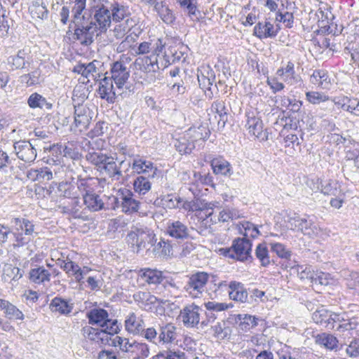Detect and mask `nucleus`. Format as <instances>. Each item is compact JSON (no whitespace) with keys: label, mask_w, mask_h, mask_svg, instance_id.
Returning <instances> with one entry per match:
<instances>
[{"label":"nucleus","mask_w":359,"mask_h":359,"mask_svg":"<svg viewBox=\"0 0 359 359\" xmlns=\"http://www.w3.org/2000/svg\"><path fill=\"white\" fill-rule=\"evenodd\" d=\"M99 171L107 175L112 180L118 181L123 177L120 167L118 166L114 158L110 156H109L106 162H104V164L102 165Z\"/></svg>","instance_id":"5701e85b"},{"label":"nucleus","mask_w":359,"mask_h":359,"mask_svg":"<svg viewBox=\"0 0 359 359\" xmlns=\"http://www.w3.org/2000/svg\"><path fill=\"white\" fill-rule=\"evenodd\" d=\"M198 7V0H181V8L192 20L198 19L200 11Z\"/></svg>","instance_id":"c9c22d12"},{"label":"nucleus","mask_w":359,"mask_h":359,"mask_svg":"<svg viewBox=\"0 0 359 359\" xmlns=\"http://www.w3.org/2000/svg\"><path fill=\"white\" fill-rule=\"evenodd\" d=\"M119 196L123 212L130 213L138 210L139 202L134 198L133 194L130 190H122Z\"/></svg>","instance_id":"4be33fe9"},{"label":"nucleus","mask_w":359,"mask_h":359,"mask_svg":"<svg viewBox=\"0 0 359 359\" xmlns=\"http://www.w3.org/2000/svg\"><path fill=\"white\" fill-rule=\"evenodd\" d=\"M177 337L176 327L168 324L162 328L159 339L165 343L173 342Z\"/></svg>","instance_id":"3c124183"},{"label":"nucleus","mask_w":359,"mask_h":359,"mask_svg":"<svg viewBox=\"0 0 359 359\" xmlns=\"http://www.w3.org/2000/svg\"><path fill=\"white\" fill-rule=\"evenodd\" d=\"M199 86L205 90H210L211 86L215 81L214 71L209 65H201L198 68L196 74Z\"/></svg>","instance_id":"6ab92c4d"},{"label":"nucleus","mask_w":359,"mask_h":359,"mask_svg":"<svg viewBox=\"0 0 359 359\" xmlns=\"http://www.w3.org/2000/svg\"><path fill=\"white\" fill-rule=\"evenodd\" d=\"M331 311L322 308L316 311L313 313L312 318L316 323L319 324L327 329H333L332 323L331 322Z\"/></svg>","instance_id":"7c9ffc66"},{"label":"nucleus","mask_w":359,"mask_h":359,"mask_svg":"<svg viewBox=\"0 0 359 359\" xmlns=\"http://www.w3.org/2000/svg\"><path fill=\"white\" fill-rule=\"evenodd\" d=\"M206 309L214 311H222L227 310L230 306L226 303H219L216 302H208L205 303Z\"/></svg>","instance_id":"774afa93"},{"label":"nucleus","mask_w":359,"mask_h":359,"mask_svg":"<svg viewBox=\"0 0 359 359\" xmlns=\"http://www.w3.org/2000/svg\"><path fill=\"white\" fill-rule=\"evenodd\" d=\"M150 179L151 177H149V176H139L137 177L133 182V189L135 193L139 195H144L146 194L151 187V183L150 182Z\"/></svg>","instance_id":"a19ab883"},{"label":"nucleus","mask_w":359,"mask_h":359,"mask_svg":"<svg viewBox=\"0 0 359 359\" xmlns=\"http://www.w3.org/2000/svg\"><path fill=\"white\" fill-rule=\"evenodd\" d=\"M27 104L32 109L40 108L50 109L52 104L48 102L41 95L34 93H32L27 100Z\"/></svg>","instance_id":"79ce46f5"},{"label":"nucleus","mask_w":359,"mask_h":359,"mask_svg":"<svg viewBox=\"0 0 359 359\" xmlns=\"http://www.w3.org/2000/svg\"><path fill=\"white\" fill-rule=\"evenodd\" d=\"M239 321V328L243 331H248L255 327L258 325V318L249 314H239L237 316Z\"/></svg>","instance_id":"a18cd8bd"},{"label":"nucleus","mask_w":359,"mask_h":359,"mask_svg":"<svg viewBox=\"0 0 359 359\" xmlns=\"http://www.w3.org/2000/svg\"><path fill=\"white\" fill-rule=\"evenodd\" d=\"M53 149H59L60 153L65 157H69L72 159H77L79 158V153L76 151L73 145H62L53 146Z\"/></svg>","instance_id":"13d9d810"},{"label":"nucleus","mask_w":359,"mask_h":359,"mask_svg":"<svg viewBox=\"0 0 359 359\" xmlns=\"http://www.w3.org/2000/svg\"><path fill=\"white\" fill-rule=\"evenodd\" d=\"M132 169L137 174H145L151 178H154L158 172V169L151 161L139 156L133 159Z\"/></svg>","instance_id":"a211bd4d"},{"label":"nucleus","mask_w":359,"mask_h":359,"mask_svg":"<svg viewBox=\"0 0 359 359\" xmlns=\"http://www.w3.org/2000/svg\"><path fill=\"white\" fill-rule=\"evenodd\" d=\"M305 236L312 238L318 237L323 238L324 236H327V233H325V231L322 228L311 221V224H309V229L306 231Z\"/></svg>","instance_id":"e2e57ef3"},{"label":"nucleus","mask_w":359,"mask_h":359,"mask_svg":"<svg viewBox=\"0 0 359 359\" xmlns=\"http://www.w3.org/2000/svg\"><path fill=\"white\" fill-rule=\"evenodd\" d=\"M89 8L92 17L90 20L88 18V22L100 32H106L111 22L108 0H90Z\"/></svg>","instance_id":"f257e3e1"},{"label":"nucleus","mask_w":359,"mask_h":359,"mask_svg":"<svg viewBox=\"0 0 359 359\" xmlns=\"http://www.w3.org/2000/svg\"><path fill=\"white\" fill-rule=\"evenodd\" d=\"M166 233L168 235H169L170 237L174 238H180V222L176 221L174 222H168L167 229H166Z\"/></svg>","instance_id":"338daca9"},{"label":"nucleus","mask_w":359,"mask_h":359,"mask_svg":"<svg viewBox=\"0 0 359 359\" xmlns=\"http://www.w3.org/2000/svg\"><path fill=\"white\" fill-rule=\"evenodd\" d=\"M213 172L216 175L231 176L233 174L231 164L223 158H215L211 162Z\"/></svg>","instance_id":"473e14b6"},{"label":"nucleus","mask_w":359,"mask_h":359,"mask_svg":"<svg viewBox=\"0 0 359 359\" xmlns=\"http://www.w3.org/2000/svg\"><path fill=\"white\" fill-rule=\"evenodd\" d=\"M74 72L81 74L83 77L88 79V81H90L89 78L91 77L95 79L96 77L97 68L95 62H89L88 64H80L74 67Z\"/></svg>","instance_id":"37998d69"},{"label":"nucleus","mask_w":359,"mask_h":359,"mask_svg":"<svg viewBox=\"0 0 359 359\" xmlns=\"http://www.w3.org/2000/svg\"><path fill=\"white\" fill-rule=\"evenodd\" d=\"M315 341L318 345L330 351H337L338 348V339L331 334H318L315 337Z\"/></svg>","instance_id":"c85d7f7f"},{"label":"nucleus","mask_w":359,"mask_h":359,"mask_svg":"<svg viewBox=\"0 0 359 359\" xmlns=\"http://www.w3.org/2000/svg\"><path fill=\"white\" fill-rule=\"evenodd\" d=\"M13 233L15 238L13 244L14 248L22 247L30 241V238L25 235L24 236L21 231L14 230Z\"/></svg>","instance_id":"0e129e2a"},{"label":"nucleus","mask_w":359,"mask_h":359,"mask_svg":"<svg viewBox=\"0 0 359 359\" xmlns=\"http://www.w3.org/2000/svg\"><path fill=\"white\" fill-rule=\"evenodd\" d=\"M239 230L241 233L246 238L248 237L256 238L260 234L257 227L252 223L247 221L239 224Z\"/></svg>","instance_id":"09e8293b"},{"label":"nucleus","mask_w":359,"mask_h":359,"mask_svg":"<svg viewBox=\"0 0 359 359\" xmlns=\"http://www.w3.org/2000/svg\"><path fill=\"white\" fill-rule=\"evenodd\" d=\"M284 72L285 73V78L284 81L290 85L297 83L300 81V76L297 75L294 70V65L293 62L289 61L284 67Z\"/></svg>","instance_id":"8fccbe9b"},{"label":"nucleus","mask_w":359,"mask_h":359,"mask_svg":"<svg viewBox=\"0 0 359 359\" xmlns=\"http://www.w3.org/2000/svg\"><path fill=\"white\" fill-rule=\"evenodd\" d=\"M149 355L148 345L144 342H139L134 340L130 358L145 359Z\"/></svg>","instance_id":"58836bf2"},{"label":"nucleus","mask_w":359,"mask_h":359,"mask_svg":"<svg viewBox=\"0 0 359 359\" xmlns=\"http://www.w3.org/2000/svg\"><path fill=\"white\" fill-rule=\"evenodd\" d=\"M11 223L14 225V230L24 232L27 236H31L34 233V225L28 219L24 218H14Z\"/></svg>","instance_id":"f704fd0d"},{"label":"nucleus","mask_w":359,"mask_h":359,"mask_svg":"<svg viewBox=\"0 0 359 359\" xmlns=\"http://www.w3.org/2000/svg\"><path fill=\"white\" fill-rule=\"evenodd\" d=\"M306 100L312 104H319L330 100L329 96L324 93L309 91L306 93Z\"/></svg>","instance_id":"864d4df0"},{"label":"nucleus","mask_w":359,"mask_h":359,"mask_svg":"<svg viewBox=\"0 0 359 359\" xmlns=\"http://www.w3.org/2000/svg\"><path fill=\"white\" fill-rule=\"evenodd\" d=\"M92 179L81 180L77 185V189L81 193L86 207L90 211L95 212L102 210L104 203L100 196L93 192L90 182Z\"/></svg>","instance_id":"39448f33"},{"label":"nucleus","mask_w":359,"mask_h":359,"mask_svg":"<svg viewBox=\"0 0 359 359\" xmlns=\"http://www.w3.org/2000/svg\"><path fill=\"white\" fill-rule=\"evenodd\" d=\"M108 157L109 156L103 154L100 150L97 151H88L86 156V160L91 164L94 165L98 171L102 165L104 164V162H106Z\"/></svg>","instance_id":"c03bdc74"},{"label":"nucleus","mask_w":359,"mask_h":359,"mask_svg":"<svg viewBox=\"0 0 359 359\" xmlns=\"http://www.w3.org/2000/svg\"><path fill=\"white\" fill-rule=\"evenodd\" d=\"M310 82L322 89H328L331 84L328 74L324 69L315 70L310 76Z\"/></svg>","instance_id":"cd10ccee"},{"label":"nucleus","mask_w":359,"mask_h":359,"mask_svg":"<svg viewBox=\"0 0 359 359\" xmlns=\"http://www.w3.org/2000/svg\"><path fill=\"white\" fill-rule=\"evenodd\" d=\"M229 298L240 303L250 302L247 290L241 283L233 281L229 285Z\"/></svg>","instance_id":"412c9836"},{"label":"nucleus","mask_w":359,"mask_h":359,"mask_svg":"<svg viewBox=\"0 0 359 359\" xmlns=\"http://www.w3.org/2000/svg\"><path fill=\"white\" fill-rule=\"evenodd\" d=\"M144 322L142 316L130 313L125 320L126 330L133 335L140 334L144 330Z\"/></svg>","instance_id":"aec40b11"},{"label":"nucleus","mask_w":359,"mask_h":359,"mask_svg":"<svg viewBox=\"0 0 359 359\" xmlns=\"http://www.w3.org/2000/svg\"><path fill=\"white\" fill-rule=\"evenodd\" d=\"M128 242L137 247V251L145 249L151 250L157 238L154 232L147 229L135 228L127 236Z\"/></svg>","instance_id":"7ed1b4c3"},{"label":"nucleus","mask_w":359,"mask_h":359,"mask_svg":"<svg viewBox=\"0 0 359 359\" xmlns=\"http://www.w3.org/2000/svg\"><path fill=\"white\" fill-rule=\"evenodd\" d=\"M201 309L194 303L185 306L183 310H181V318L182 322L187 327H194L197 325L200 321V311Z\"/></svg>","instance_id":"4468645a"},{"label":"nucleus","mask_w":359,"mask_h":359,"mask_svg":"<svg viewBox=\"0 0 359 359\" xmlns=\"http://www.w3.org/2000/svg\"><path fill=\"white\" fill-rule=\"evenodd\" d=\"M257 258L261 262L262 266H267L271 261L269 256V251L265 244H259L255 250Z\"/></svg>","instance_id":"5fc2aeb1"},{"label":"nucleus","mask_w":359,"mask_h":359,"mask_svg":"<svg viewBox=\"0 0 359 359\" xmlns=\"http://www.w3.org/2000/svg\"><path fill=\"white\" fill-rule=\"evenodd\" d=\"M22 276L21 270L18 267H13L11 265L6 266L4 268V278L7 280L6 277H8L13 280H18Z\"/></svg>","instance_id":"680f3d73"},{"label":"nucleus","mask_w":359,"mask_h":359,"mask_svg":"<svg viewBox=\"0 0 359 359\" xmlns=\"http://www.w3.org/2000/svg\"><path fill=\"white\" fill-rule=\"evenodd\" d=\"M271 250L275 252L279 257L290 259L291 252L286 249L285 246L280 243H270Z\"/></svg>","instance_id":"bf43d9fd"},{"label":"nucleus","mask_w":359,"mask_h":359,"mask_svg":"<svg viewBox=\"0 0 359 359\" xmlns=\"http://www.w3.org/2000/svg\"><path fill=\"white\" fill-rule=\"evenodd\" d=\"M72 3L74 4L72 7L73 22L80 23L81 21L87 20L88 18H86L84 15H83V12L86 6V0H74Z\"/></svg>","instance_id":"e433bc0d"},{"label":"nucleus","mask_w":359,"mask_h":359,"mask_svg":"<svg viewBox=\"0 0 359 359\" xmlns=\"http://www.w3.org/2000/svg\"><path fill=\"white\" fill-rule=\"evenodd\" d=\"M151 251L155 256L157 257H165L168 256L171 253V246L169 243L161 239L160 241L154 243L152 245Z\"/></svg>","instance_id":"de8ad7c7"},{"label":"nucleus","mask_w":359,"mask_h":359,"mask_svg":"<svg viewBox=\"0 0 359 359\" xmlns=\"http://www.w3.org/2000/svg\"><path fill=\"white\" fill-rule=\"evenodd\" d=\"M197 115L193 113L188 116L189 123L186 124L189 128L184 132V139L187 142V145L184 149V154L190 153L195 147L194 142L198 140H205L209 137L210 130L206 126L199 124L197 127L192 123L196 121Z\"/></svg>","instance_id":"f03ea898"},{"label":"nucleus","mask_w":359,"mask_h":359,"mask_svg":"<svg viewBox=\"0 0 359 359\" xmlns=\"http://www.w3.org/2000/svg\"><path fill=\"white\" fill-rule=\"evenodd\" d=\"M232 248L236 259L244 262L251 258L252 243L246 238H236L233 241Z\"/></svg>","instance_id":"ddd939ff"},{"label":"nucleus","mask_w":359,"mask_h":359,"mask_svg":"<svg viewBox=\"0 0 359 359\" xmlns=\"http://www.w3.org/2000/svg\"><path fill=\"white\" fill-rule=\"evenodd\" d=\"M110 74L109 78L115 83L117 89L122 90L130 76V71L125 64L121 61L113 63Z\"/></svg>","instance_id":"f8f14e48"},{"label":"nucleus","mask_w":359,"mask_h":359,"mask_svg":"<svg viewBox=\"0 0 359 359\" xmlns=\"http://www.w3.org/2000/svg\"><path fill=\"white\" fill-rule=\"evenodd\" d=\"M214 213V211L212 208H208L205 209V217H211L210 220L217 222V221L226 222H229V220H233L234 219H236L239 217L238 212L235 209H230V208H224L219 211V213L217 216H215L214 219L212 218V216Z\"/></svg>","instance_id":"393cba45"},{"label":"nucleus","mask_w":359,"mask_h":359,"mask_svg":"<svg viewBox=\"0 0 359 359\" xmlns=\"http://www.w3.org/2000/svg\"><path fill=\"white\" fill-rule=\"evenodd\" d=\"M32 61L31 50L28 47L19 50L15 55L8 58V64L15 69L26 68Z\"/></svg>","instance_id":"f3484780"},{"label":"nucleus","mask_w":359,"mask_h":359,"mask_svg":"<svg viewBox=\"0 0 359 359\" xmlns=\"http://www.w3.org/2000/svg\"><path fill=\"white\" fill-rule=\"evenodd\" d=\"M61 268L68 274L69 276H74L76 281L78 282V277L79 276V266L71 261L66 260L64 261L62 264H61Z\"/></svg>","instance_id":"6e6d98bb"},{"label":"nucleus","mask_w":359,"mask_h":359,"mask_svg":"<svg viewBox=\"0 0 359 359\" xmlns=\"http://www.w3.org/2000/svg\"><path fill=\"white\" fill-rule=\"evenodd\" d=\"M17 156L25 162H32L36 157V152L29 142L20 141L13 144Z\"/></svg>","instance_id":"dca6fc26"},{"label":"nucleus","mask_w":359,"mask_h":359,"mask_svg":"<svg viewBox=\"0 0 359 359\" xmlns=\"http://www.w3.org/2000/svg\"><path fill=\"white\" fill-rule=\"evenodd\" d=\"M50 273L43 267L32 269L29 272V279L36 284H41L50 281Z\"/></svg>","instance_id":"4c0bfd02"},{"label":"nucleus","mask_w":359,"mask_h":359,"mask_svg":"<svg viewBox=\"0 0 359 359\" xmlns=\"http://www.w3.org/2000/svg\"><path fill=\"white\" fill-rule=\"evenodd\" d=\"M139 276L149 284L160 283L163 280L162 272L156 269H141L139 271Z\"/></svg>","instance_id":"72a5a7b5"},{"label":"nucleus","mask_w":359,"mask_h":359,"mask_svg":"<svg viewBox=\"0 0 359 359\" xmlns=\"http://www.w3.org/2000/svg\"><path fill=\"white\" fill-rule=\"evenodd\" d=\"M181 60L182 68L184 70L185 74L184 80L187 83L192 82L195 77V62L194 57L191 53L185 52H181Z\"/></svg>","instance_id":"b1692460"},{"label":"nucleus","mask_w":359,"mask_h":359,"mask_svg":"<svg viewBox=\"0 0 359 359\" xmlns=\"http://www.w3.org/2000/svg\"><path fill=\"white\" fill-rule=\"evenodd\" d=\"M344 111L354 116H359V100L356 98L349 97Z\"/></svg>","instance_id":"69168bd1"},{"label":"nucleus","mask_w":359,"mask_h":359,"mask_svg":"<svg viewBox=\"0 0 359 359\" xmlns=\"http://www.w3.org/2000/svg\"><path fill=\"white\" fill-rule=\"evenodd\" d=\"M208 274L205 272L196 273L188 278L184 290L194 298L199 297L208 280Z\"/></svg>","instance_id":"0eeeda50"},{"label":"nucleus","mask_w":359,"mask_h":359,"mask_svg":"<svg viewBox=\"0 0 359 359\" xmlns=\"http://www.w3.org/2000/svg\"><path fill=\"white\" fill-rule=\"evenodd\" d=\"M58 194L60 196H62L66 198H76V187L68 182H61L59 184Z\"/></svg>","instance_id":"603ef678"},{"label":"nucleus","mask_w":359,"mask_h":359,"mask_svg":"<svg viewBox=\"0 0 359 359\" xmlns=\"http://www.w3.org/2000/svg\"><path fill=\"white\" fill-rule=\"evenodd\" d=\"M135 66L144 74V79L148 82L154 79V73L159 69L158 60L154 55L138 57L135 62Z\"/></svg>","instance_id":"423d86ee"},{"label":"nucleus","mask_w":359,"mask_h":359,"mask_svg":"<svg viewBox=\"0 0 359 359\" xmlns=\"http://www.w3.org/2000/svg\"><path fill=\"white\" fill-rule=\"evenodd\" d=\"M0 310L4 311L6 316L10 320H21L25 318L23 313L14 304L8 301L0 299Z\"/></svg>","instance_id":"c756f323"},{"label":"nucleus","mask_w":359,"mask_h":359,"mask_svg":"<svg viewBox=\"0 0 359 359\" xmlns=\"http://www.w3.org/2000/svg\"><path fill=\"white\" fill-rule=\"evenodd\" d=\"M97 93L101 99L107 100L109 103H114L116 96L122 93V90L114 87L111 79L105 76L100 81Z\"/></svg>","instance_id":"9d476101"},{"label":"nucleus","mask_w":359,"mask_h":359,"mask_svg":"<svg viewBox=\"0 0 359 359\" xmlns=\"http://www.w3.org/2000/svg\"><path fill=\"white\" fill-rule=\"evenodd\" d=\"M82 334L86 339L97 344H106L108 343L109 339V335H111L104 328L97 329L89 325L85 326L82 329Z\"/></svg>","instance_id":"2eb2a0df"},{"label":"nucleus","mask_w":359,"mask_h":359,"mask_svg":"<svg viewBox=\"0 0 359 359\" xmlns=\"http://www.w3.org/2000/svg\"><path fill=\"white\" fill-rule=\"evenodd\" d=\"M278 30L270 22H259L254 28V34L259 39L272 38L276 36Z\"/></svg>","instance_id":"bb28decb"},{"label":"nucleus","mask_w":359,"mask_h":359,"mask_svg":"<svg viewBox=\"0 0 359 359\" xmlns=\"http://www.w3.org/2000/svg\"><path fill=\"white\" fill-rule=\"evenodd\" d=\"M50 309L53 312L67 315L72 311L73 304L61 297H56L52 299L50 304Z\"/></svg>","instance_id":"2f4dec72"},{"label":"nucleus","mask_w":359,"mask_h":359,"mask_svg":"<svg viewBox=\"0 0 359 359\" xmlns=\"http://www.w3.org/2000/svg\"><path fill=\"white\" fill-rule=\"evenodd\" d=\"M211 111L219 116V119L218 120V124L222 123V126H224L227 121V109L224 102L219 100L215 101L212 104Z\"/></svg>","instance_id":"49530a36"},{"label":"nucleus","mask_w":359,"mask_h":359,"mask_svg":"<svg viewBox=\"0 0 359 359\" xmlns=\"http://www.w3.org/2000/svg\"><path fill=\"white\" fill-rule=\"evenodd\" d=\"M134 340L130 341L128 338L116 336L112 339V344L115 347H118L119 350L123 353H127L128 356H125L126 359H130V355L132 351Z\"/></svg>","instance_id":"ea45409f"},{"label":"nucleus","mask_w":359,"mask_h":359,"mask_svg":"<svg viewBox=\"0 0 359 359\" xmlns=\"http://www.w3.org/2000/svg\"><path fill=\"white\" fill-rule=\"evenodd\" d=\"M108 8L111 13V20L120 22L129 14L128 8L115 0H108Z\"/></svg>","instance_id":"a878e982"},{"label":"nucleus","mask_w":359,"mask_h":359,"mask_svg":"<svg viewBox=\"0 0 359 359\" xmlns=\"http://www.w3.org/2000/svg\"><path fill=\"white\" fill-rule=\"evenodd\" d=\"M91 119V111L88 107L84 105L75 107L74 121L71 128L72 130L75 133L86 130Z\"/></svg>","instance_id":"6e6552de"},{"label":"nucleus","mask_w":359,"mask_h":359,"mask_svg":"<svg viewBox=\"0 0 359 359\" xmlns=\"http://www.w3.org/2000/svg\"><path fill=\"white\" fill-rule=\"evenodd\" d=\"M246 124L245 128L250 135L264 140L267 139V135L263 130V123L260 117H259L253 111H248L246 113Z\"/></svg>","instance_id":"9b49d317"},{"label":"nucleus","mask_w":359,"mask_h":359,"mask_svg":"<svg viewBox=\"0 0 359 359\" xmlns=\"http://www.w3.org/2000/svg\"><path fill=\"white\" fill-rule=\"evenodd\" d=\"M297 272L301 280H308L313 283L315 274L311 266H298L297 268Z\"/></svg>","instance_id":"4d7b16f0"},{"label":"nucleus","mask_w":359,"mask_h":359,"mask_svg":"<svg viewBox=\"0 0 359 359\" xmlns=\"http://www.w3.org/2000/svg\"><path fill=\"white\" fill-rule=\"evenodd\" d=\"M74 37L83 45H89L93 41V37L97 31L96 27L87 20L81 21L80 23H74Z\"/></svg>","instance_id":"1a4fd4ad"},{"label":"nucleus","mask_w":359,"mask_h":359,"mask_svg":"<svg viewBox=\"0 0 359 359\" xmlns=\"http://www.w3.org/2000/svg\"><path fill=\"white\" fill-rule=\"evenodd\" d=\"M306 218L301 217L299 215L290 217L287 220V223L291 230L298 231L301 233L303 230Z\"/></svg>","instance_id":"052dcab7"},{"label":"nucleus","mask_w":359,"mask_h":359,"mask_svg":"<svg viewBox=\"0 0 359 359\" xmlns=\"http://www.w3.org/2000/svg\"><path fill=\"white\" fill-rule=\"evenodd\" d=\"M89 323L97 325L106 330L111 335L118 333L119 326L116 320L109 318L107 311L103 309H91L87 314Z\"/></svg>","instance_id":"20e7f679"}]
</instances>
